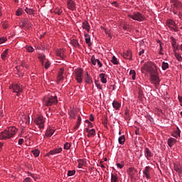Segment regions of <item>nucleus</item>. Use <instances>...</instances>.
I'll use <instances>...</instances> for the list:
<instances>
[{
	"label": "nucleus",
	"instance_id": "1",
	"mask_svg": "<svg viewBox=\"0 0 182 182\" xmlns=\"http://www.w3.org/2000/svg\"><path fill=\"white\" fill-rule=\"evenodd\" d=\"M16 132H18L16 127H9L8 129L0 132V140H7V139H11V137H14V136L16 134Z\"/></svg>",
	"mask_w": 182,
	"mask_h": 182
},
{
	"label": "nucleus",
	"instance_id": "2",
	"mask_svg": "<svg viewBox=\"0 0 182 182\" xmlns=\"http://www.w3.org/2000/svg\"><path fill=\"white\" fill-rule=\"evenodd\" d=\"M141 70L142 73L148 72L150 73L151 76L157 74V67L154 64L150 63H146L143 67H141Z\"/></svg>",
	"mask_w": 182,
	"mask_h": 182
},
{
	"label": "nucleus",
	"instance_id": "3",
	"mask_svg": "<svg viewBox=\"0 0 182 182\" xmlns=\"http://www.w3.org/2000/svg\"><path fill=\"white\" fill-rule=\"evenodd\" d=\"M9 89H11L14 93H16L17 96H21V94L23 92V85L21 86L18 84H14L9 86Z\"/></svg>",
	"mask_w": 182,
	"mask_h": 182
},
{
	"label": "nucleus",
	"instance_id": "4",
	"mask_svg": "<svg viewBox=\"0 0 182 182\" xmlns=\"http://www.w3.org/2000/svg\"><path fill=\"white\" fill-rule=\"evenodd\" d=\"M44 103L46 106H52V105H58V97H48L44 99Z\"/></svg>",
	"mask_w": 182,
	"mask_h": 182
},
{
	"label": "nucleus",
	"instance_id": "5",
	"mask_svg": "<svg viewBox=\"0 0 182 182\" xmlns=\"http://www.w3.org/2000/svg\"><path fill=\"white\" fill-rule=\"evenodd\" d=\"M75 80H77V83H82L83 81V70L82 68H78L75 70Z\"/></svg>",
	"mask_w": 182,
	"mask_h": 182
},
{
	"label": "nucleus",
	"instance_id": "6",
	"mask_svg": "<svg viewBox=\"0 0 182 182\" xmlns=\"http://www.w3.org/2000/svg\"><path fill=\"white\" fill-rule=\"evenodd\" d=\"M129 18L133 19L134 21H138L139 22H143L144 18L141 15V14L139 12L134 13L133 14H129Z\"/></svg>",
	"mask_w": 182,
	"mask_h": 182
},
{
	"label": "nucleus",
	"instance_id": "7",
	"mask_svg": "<svg viewBox=\"0 0 182 182\" xmlns=\"http://www.w3.org/2000/svg\"><path fill=\"white\" fill-rule=\"evenodd\" d=\"M35 123L38 124V127L40 129H43L45 127L44 123H45V118L42 116L38 117L35 120Z\"/></svg>",
	"mask_w": 182,
	"mask_h": 182
},
{
	"label": "nucleus",
	"instance_id": "8",
	"mask_svg": "<svg viewBox=\"0 0 182 182\" xmlns=\"http://www.w3.org/2000/svg\"><path fill=\"white\" fill-rule=\"evenodd\" d=\"M151 82L156 86H159L160 85V78L159 77V75L157 74H154L151 75Z\"/></svg>",
	"mask_w": 182,
	"mask_h": 182
},
{
	"label": "nucleus",
	"instance_id": "9",
	"mask_svg": "<svg viewBox=\"0 0 182 182\" xmlns=\"http://www.w3.org/2000/svg\"><path fill=\"white\" fill-rule=\"evenodd\" d=\"M85 132H86L87 133V137H95V136H96V130L95 129H89V128H85Z\"/></svg>",
	"mask_w": 182,
	"mask_h": 182
},
{
	"label": "nucleus",
	"instance_id": "10",
	"mask_svg": "<svg viewBox=\"0 0 182 182\" xmlns=\"http://www.w3.org/2000/svg\"><path fill=\"white\" fill-rule=\"evenodd\" d=\"M171 4H173L174 8L177 9V11L181 10L182 4L181 1L178 0H171Z\"/></svg>",
	"mask_w": 182,
	"mask_h": 182
},
{
	"label": "nucleus",
	"instance_id": "11",
	"mask_svg": "<svg viewBox=\"0 0 182 182\" xmlns=\"http://www.w3.org/2000/svg\"><path fill=\"white\" fill-rule=\"evenodd\" d=\"M62 152V148H56L54 149L51 151H50L48 154L47 156H55V154H59V153Z\"/></svg>",
	"mask_w": 182,
	"mask_h": 182
},
{
	"label": "nucleus",
	"instance_id": "12",
	"mask_svg": "<svg viewBox=\"0 0 182 182\" xmlns=\"http://www.w3.org/2000/svg\"><path fill=\"white\" fill-rule=\"evenodd\" d=\"M68 8L70 9V11H75L76 3L73 0H68Z\"/></svg>",
	"mask_w": 182,
	"mask_h": 182
},
{
	"label": "nucleus",
	"instance_id": "13",
	"mask_svg": "<svg viewBox=\"0 0 182 182\" xmlns=\"http://www.w3.org/2000/svg\"><path fill=\"white\" fill-rule=\"evenodd\" d=\"M63 72H65V70H63V68H60L58 72V75L57 77L58 82H60V81L63 80V78H64Z\"/></svg>",
	"mask_w": 182,
	"mask_h": 182
},
{
	"label": "nucleus",
	"instance_id": "14",
	"mask_svg": "<svg viewBox=\"0 0 182 182\" xmlns=\"http://www.w3.org/2000/svg\"><path fill=\"white\" fill-rule=\"evenodd\" d=\"M100 79L102 83H107V75L105 73L100 74Z\"/></svg>",
	"mask_w": 182,
	"mask_h": 182
},
{
	"label": "nucleus",
	"instance_id": "15",
	"mask_svg": "<svg viewBox=\"0 0 182 182\" xmlns=\"http://www.w3.org/2000/svg\"><path fill=\"white\" fill-rule=\"evenodd\" d=\"M112 106L115 110H119L120 107H122V104L116 100H114L112 102Z\"/></svg>",
	"mask_w": 182,
	"mask_h": 182
},
{
	"label": "nucleus",
	"instance_id": "16",
	"mask_svg": "<svg viewBox=\"0 0 182 182\" xmlns=\"http://www.w3.org/2000/svg\"><path fill=\"white\" fill-rule=\"evenodd\" d=\"M85 82L88 85H90V83H93V80H92V77L89 76V73L87 72L85 73Z\"/></svg>",
	"mask_w": 182,
	"mask_h": 182
},
{
	"label": "nucleus",
	"instance_id": "17",
	"mask_svg": "<svg viewBox=\"0 0 182 182\" xmlns=\"http://www.w3.org/2000/svg\"><path fill=\"white\" fill-rule=\"evenodd\" d=\"M82 28H83V29H85V31H87V32L90 31V26H89V23L87 22V21H83Z\"/></svg>",
	"mask_w": 182,
	"mask_h": 182
},
{
	"label": "nucleus",
	"instance_id": "18",
	"mask_svg": "<svg viewBox=\"0 0 182 182\" xmlns=\"http://www.w3.org/2000/svg\"><path fill=\"white\" fill-rule=\"evenodd\" d=\"M144 176L146 177V178H150V167L146 166L145 169L143 171Z\"/></svg>",
	"mask_w": 182,
	"mask_h": 182
},
{
	"label": "nucleus",
	"instance_id": "19",
	"mask_svg": "<svg viewBox=\"0 0 182 182\" xmlns=\"http://www.w3.org/2000/svg\"><path fill=\"white\" fill-rule=\"evenodd\" d=\"M177 141V140L174 138H170L168 139V146H169V147H173V146H174V144H176V142Z\"/></svg>",
	"mask_w": 182,
	"mask_h": 182
},
{
	"label": "nucleus",
	"instance_id": "20",
	"mask_svg": "<svg viewBox=\"0 0 182 182\" xmlns=\"http://www.w3.org/2000/svg\"><path fill=\"white\" fill-rule=\"evenodd\" d=\"M85 43L88 45V46H92V42L90 41V36L87 33H85Z\"/></svg>",
	"mask_w": 182,
	"mask_h": 182
},
{
	"label": "nucleus",
	"instance_id": "21",
	"mask_svg": "<svg viewBox=\"0 0 182 182\" xmlns=\"http://www.w3.org/2000/svg\"><path fill=\"white\" fill-rule=\"evenodd\" d=\"M145 156L148 160L150 159V157H153V154L151 153V151L149 149V148L145 149Z\"/></svg>",
	"mask_w": 182,
	"mask_h": 182
},
{
	"label": "nucleus",
	"instance_id": "22",
	"mask_svg": "<svg viewBox=\"0 0 182 182\" xmlns=\"http://www.w3.org/2000/svg\"><path fill=\"white\" fill-rule=\"evenodd\" d=\"M53 133H55V130L51 129H48L46 132L45 136L46 137H51L53 135Z\"/></svg>",
	"mask_w": 182,
	"mask_h": 182
},
{
	"label": "nucleus",
	"instance_id": "23",
	"mask_svg": "<svg viewBox=\"0 0 182 182\" xmlns=\"http://www.w3.org/2000/svg\"><path fill=\"white\" fill-rule=\"evenodd\" d=\"M167 26L169 27V28H171V29H174V28H173V26H176V22H174L173 20L172 19H169L167 21Z\"/></svg>",
	"mask_w": 182,
	"mask_h": 182
},
{
	"label": "nucleus",
	"instance_id": "24",
	"mask_svg": "<svg viewBox=\"0 0 182 182\" xmlns=\"http://www.w3.org/2000/svg\"><path fill=\"white\" fill-rule=\"evenodd\" d=\"M119 176H117V173H112L111 174V182H118Z\"/></svg>",
	"mask_w": 182,
	"mask_h": 182
},
{
	"label": "nucleus",
	"instance_id": "25",
	"mask_svg": "<svg viewBox=\"0 0 182 182\" xmlns=\"http://www.w3.org/2000/svg\"><path fill=\"white\" fill-rule=\"evenodd\" d=\"M174 170L176 171V173H178L179 174H181L182 173V167L178 164L174 165Z\"/></svg>",
	"mask_w": 182,
	"mask_h": 182
},
{
	"label": "nucleus",
	"instance_id": "26",
	"mask_svg": "<svg viewBox=\"0 0 182 182\" xmlns=\"http://www.w3.org/2000/svg\"><path fill=\"white\" fill-rule=\"evenodd\" d=\"M71 44L74 48H80V44H79V41H77V40H72Z\"/></svg>",
	"mask_w": 182,
	"mask_h": 182
},
{
	"label": "nucleus",
	"instance_id": "27",
	"mask_svg": "<svg viewBox=\"0 0 182 182\" xmlns=\"http://www.w3.org/2000/svg\"><path fill=\"white\" fill-rule=\"evenodd\" d=\"M118 141L119 144H124V141H126V138L124 137V135L119 136L118 139Z\"/></svg>",
	"mask_w": 182,
	"mask_h": 182
},
{
	"label": "nucleus",
	"instance_id": "28",
	"mask_svg": "<svg viewBox=\"0 0 182 182\" xmlns=\"http://www.w3.org/2000/svg\"><path fill=\"white\" fill-rule=\"evenodd\" d=\"M129 76H131L132 80H136V71L134 70H131L129 72Z\"/></svg>",
	"mask_w": 182,
	"mask_h": 182
},
{
	"label": "nucleus",
	"instance_id": "29",
	"mask_svg": "<svg viewBox=\"0 0 182 182\" xmlns=\"http://www.w3.org/2000/svg\"><path fill=\"white\" fill-rule=\"evenodd\" d=\"M38 59L41 60L42 65H43V62L46 60V56H45V55L43 54H40L38 56Z\"/></svg>",
	"mask_w": 182,
	"mask_h": 182
},
{
	"label": "nucleus",
	"instance_id": "30",
	"mask_svg": "<svg viewBox=\"0 0 182 182\" xmlns=\"http://www.w3.org/2000/svg\"><path fill=\"white\" fill-rule=\"evenodd\" d=\"M180 133H181V131L178 128V129L173 132V136L176 137V139H178V137H180Z\"/></svg>",
	"mask_w": 182,
	"mask_h": 182
},
{
	"label": "nucleus",
	"instance_id": "31",
	"mask_svg": "<svg viewBox=\"0 0 182 182\" xmlns=\"http://www.w3.org/2000/svg\"><path fill=\"white\" fill-rule=\"evenodd\" d=\"M124 59H132V53L130 51H127L124 54Z\"/></svg>",
	"mask_w": 182,
	"mask_h": 182
},
{
	"label": "nucleus",
	"instance_id": "32",
	"mask_svg": "<svg viewBox=\"0 0 182 182\" xmlns=\"http://www.w3.org/2000/svg\"><path fill=\"white\" fill-rule=\"evenodd\" d=\"M25 11L26 12V14H28V15H33V12H35V11L32 9H29L28 7L26 8Z\"/></svg>",
	"mask_w": 182,
	"mask_h": 182
},
{
	"label": "nucleus",
	"instance_id": "33",
	"mask_svg": "<svg viewBox=\"0 0 182 182\" xmlns=\"http://www.w3.org/2000/svg\"><path fill=\"white\" fill-rule=\"evenodd\" d=\"M174 55H175V58H176L178 62H182V57L181 55H180V53H177V52H175L174 53Z\"/></svg>",
	"mask_w": 182,
	"mask_h": 182
},
{
	"label": "nucleus",
	"instance_id": "34",
	"mask_svg": "<svg viewBox=\"0 0 182 182\" xmlns=\"http://www.w3.org/2000/svg\"><path fill=\"white\" fill-rule=\"evenodd\" d=\"M31 153L34 156V157H38L40 154L39 150L38 149L31 151Z\"/></svg>",
	"mask_w": 182,
	"mask_h": 182
},
{
	"label": "nucleus",
	"instance_id": "35",
	"mask_svg": "<svg viewBox=\"0 0 182 182\" xmlns=\"http://www.w3.org/2000/svg\"><path fill=\"white\" fill-rule=\"evenodd\" d=\"M161 68L163 70H166V69H168V63L166 62H163Z\"/></svg>",
	"mask_w": 182,
	"mask_h": 182
},
{
	"label": "nucleus",
	"instance_id": "36",
	"mask_svg": "<svg viewBox=\"0 0 182 182\" xmlns=\"http://www.w3.org/2000/svg\"><path fill=\"white\" fill-rule=\"evenodd\" d=\"M6 56H8V50H5L1 55L3 60H5V58H6Z\"/></svg>",
	"mask_w": 182,
	"mask_h": 182
},
{
	"label": "nucleus",
	"instance_id": "37",
	"mask_svg": "<svg viewBox=\"0 0 182 182\" xmlns=\"http://www.w3.org/2000/svg\"><path fill=\"white\" fill-rule=\"evenodd\" d=\"M23 14V10H22V9H18L16 11V16H21V15H22Z\"/></svg>",
	"mask_w": 182,
	"mask_h": 182
},
{
	"label": "nucleus",
	"instance_id": "38",
	"mask_svg": "<svg viewBox=\"0 0 182 182\" xmlns=\"http://www.w3.org/2000/svg\"><path fill=\"white\" fill-rule=\"evenodd\" d=\"M75 174H76V171L75 170L68 171V177H72V176H75Z\"/></svg>",
	"mask_w": 182,
	"mask_h": 182
},
{
	"label": "nucleus",
	"instance_id": "39",
	"mask_svg": "<svg viewBox=\"0 0 182 182\" xmlns=\"http://www.w3.org/2000/svg\"><path fill=\"white\" fill-rule=\"evenodd\" d=\"M112 63L114 65H118L119 61H117V58L115 56H113L112 60H111Z\"/></svg>",
	"mask_w": 182,
	"mask_h": 182
},
{
	"label": "nucleus",
	"instance_id": "40",
	"mask_svg": "<svg viewBox=\"0 0 182 182\" xmlns=\"http://www.w3.org/2000/svg\"><path fill=\"white\" fill-rule=\"evenodd\" d=\"M23 22L24 23L25 26H31V21L28 20V18H24Z\"/></svg>",
	"mask_w": 182,
	"mask_h": 182
},
{
	"label": "nucleus",
	"instance_id": "41",
	"mask_svg": "<svg viewBox=\"0 0 182 182\" xmlns=\"http://www.w3.org/2000/svg\"><path fill=\"white\" fill-rule=\"evenodd\" d=\"M171 45L173 48H174L176 45H177V41H176V38H173V37H171Z\"/></svg>",
	"mask_w": 182,
	"mask_h": 182
},
{
	"label": "nucleus",
	"instance_id": "42",
	"mask_svg": "<svg viewBox=\"0 0 182 182\" xmlns=\"http://www.w3.org/2000/svg\"><path fill=\"white\" fill-rule=\"evenodd\" d=\"M90 60H91V63H92V65H94V66L96 65V63H97V59L95 58L94 56H92Z\"/></svg>",
	"mask_w": 182,
	"mask_h": 182
},
{
	"label": "nucleus",
	"instance_id": "43",
	"mask_svg": "<svg viewBox=\"0 0 182 182\" xmlns=\"http://www.w3.org/2000/svg\"><path fill=\"white\" fill-rule=\"evenodd\" d=\"M64 149L65 150H69V149H70V143H65L64 144Z\"/></svg>",
	"mask_w": 182,
	"mask_h": 182
},
{
	"label": "nucleus",
	"instance_id": "44",
	"mask_svg": "<svg viewBox=\"0 0 182 182\" xmlns=\"http://www.w3.org/2000/svg\"><path fill=\"white\" fill-rule=\"evenodd\" d=\"M26 49L28 50V52L32 53L33 52V50H35V49H33V47H31V46H26Z\"/></svg>",
	"mask_w": 182,
	"mask_h": 182
},
{
	"label": "nucleus",
	"instance_id": "45",
	"mask_svg": "<svg viewBox=\"0 0 182 182\" xmlns=\"http://www.w3.org/2000/svg\"><path fill=\"white\" fill-rule=\"evenodd\" d=\"M44 68L45 69H49V68H50V63H49V61H46L45 63Z\"/></svg>",
	"mask_w": 182,
	"mask_h": 182
},
{
	"label": "nucleus",
	"instance_id": "46",
	"mask_svg": "<svg viewBox=\"0 0 182 182\" xmlns=\"http://www.w3.org/2000/svg\"><path fill=\"white\" fill-rule=\"evenodd\" d=\"M122 27L124 29V31H129V29H130V28H129V26L127 24H123Z\"/></svg>",
	"mask_w": 182,
	"mask_h": 182
},
{
	"label": "nucleus",
	"instance_id": "47",
	"mask_svg": "<svg viewBox=\"0 0 182 182\" xmlns=\"http://www.w3.org/2000/svg\"><path fill=\"white\" fill-rule=\"evenodd\" d=\"M55 12L57 14V15H62V9H55Z\"/></svg>",
	"mask_w": 182,
	"mask_h": 182
},
{
	"label": "nucleus",
	"instance_id": "48",
	"mask_svg": "<svg viewBox=\"0 0 182 182\" xmlns=\"http://www.w3.org/2000/svg\"><path fill=\"white\" fill-rule=\"evenodd\" d=\"M57 56H60V58L63 59V53L62 51H57Z\"/></svg>",
	"mask_w": 182,
	"mask_h": 182
},
{
	"label": "nucleus",
	"instance_id": "49",
	"mask_svg": "<svg viewBox=\"0 0 182 182\" xmlns=\"http://www.w3.org/2000/svg\"><path fill=\"white\" fill-rule=\"evenodd\" d=\"M6 41H7L6 38H4V37L0 38V45L1 43H4V42H6Z\"/></svg>",
	"mask_w": 182,
	"mask_h": 182
},
{
	"label": "nucleus",
	"instance_id": "50",
	"mask_svg": "<svg viewBox=\"0 0 182 182\" xmlns=\"http://www.w3.org/2000/svg\"><path fill=\"white\" fill-rule=\"evenodd\" d=\"M70 117H71V119H76V115L75 114L74 112H70Z\"/></svg>",
	"mask_w": 182,
	"mask_h": 182
},
{
	"label": "nucleus",
	"instance_id": "51",
	"mask_svg": "<svg viewBox=\"0 0 182 182\" xmlns=\"http://www.w3.org/2000/svg\"><path fill=\"white\" fill-rule=\"evenodd\" d=\"M95 85H96L97 89H100V90H102V85L100 84H98L97 82L95 81Z\"/></svg>",
	"mask_w": 182,
	"mask_h": 182
},
{
	"label": "nucleus",
	"instance_id": "52",
	"mask_svg": "<svg viewBox=\"0 0 182 182\" xmlns=\"http://www.w3.org/2000/svg\"><path fill=\"white\" fill-rule=\"evenodd\" d=\"M97 64L98 65V66L100 68H102V66H103V64H102V63L100 62V60L97 59Z\"/></svg>",
	"mask_w": 182,
	"mask_h": 182
},
{
	"label": "nucleus",
	"instance_id": "53",
	"mask_svg": "<svg viewBox=\"0 0 182 182\" xmlns=\"http://www.w3.org/2000/svg\"><path fill=\"white\" fill-rule=\"evenodd\" d=\"M82 122V118L80 117V116H78L77 124H80V122Z\"/></svg>",
	"mask_w": 182,
	"mask_h": 182
},
{
	"label": "nucleus",
	"instance_id": "54",
	"mask_svg": "<svg viewBox=\"0 0 182 182\" xmlns=\"http://www.w3.org/2000/svg\"><path fill=\"white\" fill-rule=\"evenodd\" d=\"M0 117H4V109L0 108Z\"/></svg>",
	"mask_w": 182,
	"mask_h": 182
},
{
	"label": "nucleus",
	"instance_id": "55",
	"mask_svg": "<svg viewBox=\"0 0 182 182\" xmlns=\"http://www.w3.org/2000/svg\"><path fill=\"white\" fill-rule=\"evenodd\" d=\"M117 166L119 168H123V167H124V165L122 164H117Z\"/></svg>",
	"mask_w": 182,
	"mask_h": 182
},
{
	"label": "nucleus",
	"instance_id": "56",
	"mask_svg": "<svg viewBox=\"0 0 182 182\" xmlns=\"http://www.w3.org/2000/svg\"><path fill=\"white\" fill-rule=\"evenodd\" d=\"M105 33H106V35H110V30L105 28Z\"/></svg>",
	"mask_w": 182,
	"mask_h": 182
},
{
	"label": "nucleus",
	"instance_id": "57",
	"mask_svg": "<svg viewBox=\"0 0 182 182\" xmlns=\"http://www.w3.org/2000/svg\"><path fill=\"white\" fill-rule=\"evenodd\" d=\"M135 134L137 135V136H139L140 135V129L139 128H137L135 131Z\"/></svg>",
	"mask_w": 182,
	"mask_h": 182
},
{
	"label": "nucleus",
	"instance_id": "58",
	"mask_svg": "<svg viewBox=\"0 0 182 182\" xmlns=\"http://www.w3.org/2000/svg\"><path fill=\"white\" fill-rule=\"evenodd\" d=\"M24 181L25 182H31V181H32V179H31V178H29V177H27L24 179Z\"/></svg>",
	"mask_w": 182,
	"mask_h": 182
},
{
	"label": "nucleus",
	"instance_id": "59",
	"mask_svg": "<svg viewBox=\"0 0 182 182\" xmlns=\"http://www.w3.org/2000/svg\"><path fill=\"white\" fill-rule=\"evenodd\" d=\"M129 174H132L133 171H134V168H129Z\"/></svg>",
	"mask_w": 182,
	"mask_h": 182
},
{
	"label": "nucleus",
	"instance_id": "60",
	"mask_svg": "<svg viewBox=\"0 0 182 182\" xmlns=\"http://www.w3.org/2000/svg\"><path fill=\"white\" fill-rule=\"evenodd\" d=\"M25 26H26L24 24L23 21H21L20 23V28H25Z\"/></svg>",
	"mask_w": 182,
	"mask_h": 182
},
{
	"label": "nucleus",
	"instance_id": "61",
	"mask_svg": "<svg viewBox=\"0 0 182 182\" xmlns=\"http://www.w3.org/2000/svg\"><path fill=\"white\" fill-rule=\"evenodd\" d=\"M23 144V139H18V144L21 145Z\"/></svg>",
	"mask_w": 182,
	"mask_h": 182
},
{
	"label": "nucleus",
	"instance_id": "62",
	"mask_svg": "<svg viewBox=\"0 0 182 182\" xmlns=\"http://www.w3.org/2000/svg\"><path fill=\"white\" fill-rule=\"evenodd\" d=\"M143 53H144V50H141L139 53V55L141 56L143 55Z\"/></svg>",
	"mask_w": 182,
	"mask_h": 182
},
{
	"label": "nucleus",
	"instance_id": "63",
	"mask_svg": "<svg viewBox=\"0 0 182 182\" xmlns=\"http://www.w3.org/2000/svg\"><path fill=\"white\" fill-rule=\"evenodd\" d=\"M178 100H179V102H180V105L182 107V97H178Z\"/></svg>",
	"mask_w": 182,
	"mask_h": 182
},
{
	"label": "nucleus",
	"instance_id": "64",
	"mask_svg": "<svg viewBox=\"0 0 182 182\" xmlns=\"http://www.w3.org/2000/svg\"><path fill=\"white\" fill-rule=\"evenodd\" d=\"M3 28H4V29H6V28H8V24H6V23H3Z\"/></svg>",
	"mask_w": 182,
	"mask_h": 182
}]
</instances>
